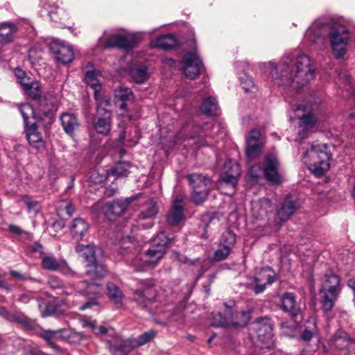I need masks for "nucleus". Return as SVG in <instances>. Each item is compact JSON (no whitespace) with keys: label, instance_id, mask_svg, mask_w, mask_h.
Instances as JSON below:
<instances>
[{"label":"nucleus","instance_id":"nucleus-27","mask_svg":"<svg viewBox=\"0 0 355 355\" xmlns=\"http://www.w3.org/2000/svg\"><path fill=\"white\" fill-rule=\"evenodd\" d=\"M115 103L118 105L121 110H125L127 108V102L133 100V94L130 89L127 87H119L115 90Z\"/></svg>","mask_w":355,"mask_h":355},{"label":"nucleus","instance_id":"nucleus-21","mask_svg":"<svg viewBox=\"0 0 355 355\" xmlns=\"http://www.w3.org/2000/svg\"><path fill=\"white\" fill-rule=\"evenodd\" d=\"M320 293L322 310L326 313L331 311L338 298L340 291L320 289Z\"/></svg>","mask_w":355,"mask_h":355},{"label":"nucleus","instance_id":"nucleus-36","mask_svg":"<svg viewBox=\"0 0 355 355\" xmlns=\"http://www.w3.org/2000/svg\"><path fill=\"white\" fill-rule=\"evenodd\" d=\"M218 109L216 99L212 96L205 98L200 106L202 112L209 116L216 114Z\"/></svg>","mask_w":355,"mask_h":355},{"label":"nucleus","instance_id":"nucleus-29","mask_svg":"<svg viewBox=\"0 0 355 355\" xmlns=\"http://www.w3.org/2000/svg\"><path fill=\"white\" fill-rule=\"evenodd\" d=\"M60 121L64 132L71 135L79 126L78 121L73 114L64 113L60 116Z\"/></svg>","mask_w":355,"mask_h":355},{"label":"nucleus","instance_id":"nucleus-6","mask_svg":"<svg viewBox=\"0 0 355 355\" xmlns=\"http://www.w3.org/2000/svg\"><path fill=\"white\" fill-rule=\"evenodd\" d=\"M133 291L134 301L142 309H150L157 301V289L153 279H142Z\"/></svg>","mask_w":355,"mask_h":355},{"label":"nucleus","instance_id":"nucleus-58","mask_svg":"<svg viewBox=\"0 0 355 355\" xmlns=\"http://www.w3.org/2000/svg\"><path fill=\"white\" fill-rule=\"evenodd\" d=\"M8 230L12 234L17 235H21L23 233V230L21 229V227L15 225H9Z\"/></svg>","mask_w":355,"mask_h":355},{"label":"nucleus","instance_id":"nucleus-32","mask_svg":"<svg viewBox=\"0 0 355 355\" xmlns=\"http://www.w3.org/2000/svg\"><path fill=\"white\" fill-rule=\"evenodd\" d=\"M43 338L52 348H57L56 345L53 342V339L64 338L68 336L64 329H58L56 331L46 330L41 334Z\"/></svg>","mask_w":355,"mask_h":355},{"label":"nucleus","instance_id":"nucleus-40","mask_svg":"<svg viewBox=\"0 0 355 355\" xmlns=\"http://www.w3.org/2000/svg\"><path fill=\"white\" fill-rule=\"evenodd\" d=\"M23 89L33 99H40L42 96L41 88L36 82H28V84H24Z\"/></svg>","mask_w":355,"mask_h":355},{"label":"nucleus","instance_id":"nucleus-9","mask_svg":"<svg viewBox=\"0 0 355 355\" xmlns=\"http://www.w3.org/2000/svg\"><path fill=\"white\" fill-rule=\"evenodd\" d=\"M264 140L258 130H252L246 138L245 157L248 162L257 159L262 153Z\"/></svg>","mask_w":355,"mask_h":355},{"label":"nucleus","instance_id":"nucleus-48","mask_svg":"<svg viewBox=\"0 0 355 355\" xmlns=\"http://www.w3.org/2000/svg\"><path fill=\"white\" fill-rule=\"evenodd\" d=\"M207 194L208 192L207 189H193L191 193V200L196 205H200L206 200Z\"/></svg>","mask_w":355,"mask_h":355},{"label":"nucleus","instance_id":"nucleus-57","mask_svg":"<svg viewBox=\"0 0 355 355\" xmlns=\"http://www.w3.org/2000/svg\"><path fill=\"white\" fill-rule=\"evenodd\" d=\"M215 220L218 222V218L209 214L205 215L202 217V221L205 223V228H207L209 224Z\"/></svg>","mask_w":355,"mask_h":355},{"label":"nucleus","instance_id":"nucleus-28","mask_svg":"<svg viewBox=\"0 0 355 355\" xmlns=\"http://www.w3.org/2000/svg\"><path fill=\"white\" fill-rule=\"evenodd\" d=\"M320 289L341 291L340 276L331 271L327 272L322 279Z\"/></svg>","mask_w":355,"mask_h":355},{"label":"nucleus","instance_id":"nucleus-16","mask_svg":"<svg viewBox=\"0 0 355 355\" xmlns=\"http://www.w3.org/2000/svg\"><path fill=\"white\" fill-rule=\"evenodd\" d=\"M223 172L220 175L221 180L234 188L240 176V167L238 163L232 159L227 160L224 165Z\"/></svg>","mask_w":355,"mask_h":355},{"label":"nucleus","instance_id":"nucleus-18","mask_svg":"<svg viewBox=\"0 0 355 355\" xmlns=\"http://www.w3.org/2000/svg\"><path fill=\"white\" fill-rule=\"evenodd\" d=\"M183 198L181 196H177L167 215L166 222L170 226L177 225L183 219Z\"/></svg>","mask_w":355,"mask_h":355},{"label":"nucleus","instance_id":"nucleus-23","mask_svg":"<svg viewBox=\"0 0 355 355\" xmlns=\"http://www.w3.org/2000/svg\"><path fill=\"white\" fill-rule=\"evenodd\" d=\"M89 230V225L81 218H76L73 220L70 226L71 236L76 241H80Z\"/></svg>","mask_w":355,"mask_h":355},{"label":"nucleus","instance_id":"nucleus-1","mask_svg":"<svg viewBox=\"0 0 355 355\" xmlns=\"http://www.w3.org/2000/svg\"><path fill=\"white\" fill-rule=\"evenodd\" d=\"M268 69L273 80L279 79L277 81L278 85H291L296 89H300L315 78L312 62L306 54L286 56L277 66L270 62Z\"/></svg>","mask_w":355,"mask_h":355},{"label":"nucleus","instance_id":"nucleus-2","mask_svg":"<svg viewBox=\"0 0 355 355\" xmlns=\"http://www.w3.org/2000/svg\"><path fill=\"white\" fill-rule=\"evenodd\" d=\"M75 250L87 262L85 272V277L87 279L79 283L80 292L90 298L89 301L80 306V309L85 310L97 304L94 297L102 291L101 280L106 275V270L96 261L94 245L78 244L76 246Z\"/></svg>","mask_w":355,"mask_h":355},{"label":"nucleus","instance_id":"nucleus-26","mask_svg":"<svg viewBox=\"0 0 355 355\" xmlns=\"http://www.w3.org/2000/svg\"><path fill=\"white\" fill-rule=\"evenodd\" d=\"M132 46V40L121 35H114L109 37L104 44L105 48L117 47L124 49H130Z\"/></svg>","mask_w":355,"mask_h":355},{"label":"nucleus","instance_id":"nucleus-49","mask_svg":"<svg viewBox=\"0 0 355 355\" xmlns=\"http://www.w3.org/2000/svg\"><path fill=\"white\" fill-rule=\"evenodd\" d=\"M94 97L97 103L96 112L98 109L107 110L106 107L110 104V98L107 96H102L100 92L94 94Z\"/></svg>","mask_w":355,"mask_h":355},{"label":"nucleus","instance_id":"nucleus-53","mask_svg":"<svg viewBox=\"0 0 355 355\" xmlns=\"http://www.w3.org/2000/svg\"><path fill=\"white\" fill-rule=\"evenodd\" d=\"M244 78L245 77L240 78L241 81L242 87L245 90V92H250V88L254 86V83H253L252 79L249 77H245L246 80H245V82H243V80L244 79Z\"/></svg>","mask_w":355,"mask_h":355},{"label":"nucleus","instance_id":"nucleus-3","mask_svg":"<svg viewBox=\"0 0 355 355\" xmlns=\"http://www.w3.org/2000/svg\"><path fill=\"white\" fill-rule=\"evenodd\" d=\"M141 250L140 245L132 242L128 236L122 239L118 249L125 261L136 271L154 268L166 253L151 246L144 254H140Z\"/></svg>","mask_w":355,"mask_h":355},{"label":"nucleus","instance_id":"nucleus-11","mask_svg":"<svg viewBox=\"0 0 355 355\" xmlns=\"http://www.w3.org/2000/svg\"><path fill=\"white\" fill-rule=\"evenodd\" d=\"M112 111L98 109L93 120V126L96 132L103 136H108L112 129Z\"/></svg>","mask_w":355,"mask_h":355},{"label":"nucleus","instance_id":"nucleus-54","mask_svg":"<svg viewBox=\"0 0 355 355\" xmlns=\"http://www.w3.org/2000/svg\"><path fill=\"white\" fill-rule=\"evenodd\" d=\"M9 320L11 321H16V322L21 324L24 326H28L29 324V322H28V319L26 318H25L24 316H21V315H11L10 318H9Z\"/></svg>","mask_w":355,"mask_h":355},{"label":"nucleus","instance_id":"nucleus-8","mask_svg":"<svg viewBox=\"0 0 355 355\" xmlns=\"http://www.w3.org/2000/svg\"><path fill=\"white\" fill-rule=\"evenodd\" d=\"M181 63L182 71L190 79L196 78L204 69L202 62L196 51L185 53Z\"/></svg>","mask_w":355,"mask_h":355},{"label":"nucleus","instance_id":"nucleus-63","mask_svg":"<svg viewBox=\"0 0 355 355\" xmlns=\"http://www.w3.org/2000/svg\"><path fill=\"white\" fill-rule=\"evenodd\" d=\"M65 210H66L67 214L69 216H71L74 211V209L71 203L67 204V205L65 206Z\"/></svg>","mask_w":355,"mask_h":355},{"label":"nucleus","instance_id":"nucleus-46","mask_svg":"<svg viewBox=\"0 0 355 355\" xmlns=\"http://www.w3.org/2000/svg\"><path fill=\"white\" fill-rule=\"evenodd\" d=\"M261 282L258 277L254 276L252 282L246 284V288L252 290L256 294L263 293L266 288V283Z\"/></svg>","mask_w":355,"mask_h":355},{"label":"nucleus","instance_id":"nucleus-56","mask_svg":"<svg viewBox=\"0 0 355 355\" xmlns=\"http://www.w3.org/2000/svg\"><path fill=\"white\" fill-rule=\"evenodd\" d=\"M33 298V295L31 292H26L21 294L18 300L22 303L26 304L28 303Z\"/></svg>","mask_w":355,"mask_h":355},{"label":"nucleus","instance_id":"nucleus-39","mask_svg":"<svg viewBox=\"0 0 355 355\" xmlns=\"http://www.w3.org/2000/svg\"><path fill=\"white\" fill-rule=\"evenodd\" d=\"M98 76V73L95 70H88L85 73L86 83L94 89V94L100 92L101 89V84Z\"/></svg>","mask_w":355,"mask_h":355},{"label":"nucleus","instance_id":"nucleus-47","mask_svg":"<svg viewBox=\"0 0 355 355\" xmlns=\"http://www.w3.org/2000/svg\"><path fill=\"white\" fill-rule=\"evenodd\" d=\"M47 101H49V103H46V108L44 105H40V109L46 116H51L56 110L55 98L51 96L49 98L46 96L44 98V101L46 102Z\"/></svg>","mask_w":355,"mask_h":355},{"label":"nucleus","instance_id":"nucleus-62","mask_svg":"<svg viewBox=\"0 0 355 355\" xmlns=\"http://www.w3.org/2000/svg\"><path fill=\"white\" fill-rule=\"evenodd\" d=\"M119 128H121V132L119 133V139L120 141H123L125 139V135H126V132H125V126H124V125L119 124Z\"/></svg>","mask_w":355,"mask_h":355},{"label":"nucleus","instance_id":"nucleus-45","mask_svg":"<svg viewBox=\"0 0 355 355\" xmlns=\"http://www.w3.org/2000/svg\"><path fill=\"white\" fill-rule=\"evenodd\" d=\"M232 249L218 245V248L214 252L212 259L214 261H220L225 260L230 255Z\"/></svg>","mask_w":355,"mask_h":355},{"label":"nucleus","instance_id":"nucleus-15","mask_svg":"<svg viewBox=\"0 0 355 355\" xmlns=\"http://www.w3.org/2000/svg\"><path fill=\"white\" fill-rule=\"evenodd\" d=\"M42 266L48 270H60L63 274L75 276L76 273L71 269L64 259H57L54 257L45 256L42 259Z\"/></svg>","mask_w":355,"mask_h":355},{"label":"nucleus","instance_id":"nucleus-51","mask_svg":"<svg viewBox=\"0 0 355 355\" xmlns=\"http://www.w3.org/2000/svg\"><path fill=\"white\" fill-rule=\"evenodd\" d=\"M15 76H16L18 83L22 86V87H24V84H28V82L27 81L28 80L26 73L25 71L21 70V69L16 68L14 71Z\"/></svg>","mask_w":355,"mask_h":355},{"label":"nucleus","instance_id":"nucleus-52","mask_svg":"<svg viewBox=\"0 0 355 355\" xmlns=\"http://www.w3.org/2000/svg\"><path fill=\"white\" fill-rule=\"evenodd\" d=\"M49 286L53 289L62 287V281L56 277H51L48 281Z\"/></svg>","mask_w":355,"mask_h":355},{"label":"nucleus","instance_id":"nucleus-41","mask_svg":"<svg viewBox=\"0 0 355 355\" xmlns=\"http://www.w3.org/2000/svg\"><path fill=\"white\" fill-rule=\"evenodd\" d=\"M130 165L129 162H118L112 168V173L116 177H126L130 173Z\"/></svg>","mask_w":355,"mask_h":355},{"label":"nucleus","instance_id":"nucleus-31","mask_svg":"<svg viewBox=\"0 0 355 355\" xmlns=\"http://www.w3.org/2000/svg\"><path fill=\"white\" fill-rule=\"evenodd\" d=\"M264 176H266V164L264 163L262 166L257 164L252 165L248 171V180L253 183H258Z\"/></svg>","mask_w":355,"mask_h":355},{"label":"nucleus","instance_id":"nucleus-19","mask_svg":"<svg viewBox=\"0 0 355 355\" xmlns=\"http://www.w3.org/2000/svg\"><path fill=\"white\" fill-rule=\"evenodd\" d=\"M230 308L227 309V314H230V318H231L230 326L234 328H241L246 326L250 319V311H241L234 313L232 311V306H234V302L230 303Z\"/></svg>","mask_w":355,"mask_h":355},{"label":"nucleus","instance_id":"nucleus-60","mask_svg":"<svg viewBox=\"0 0 355 355\" xmlns=\"http://www.w3.org/2000/svg\"><path fill=\"white\" fill-rule=\"evenodd\" d=\"M257 336L261 338V337H264L265 334L266 332V327L265 325L261 326V327H257Z\"/></svg>","mask_w":355,"mask_h":355},{"label":"nucleus","instance_id":"nucleus-34","mask_svg":"<svg viewBox=\"0 0 355 355\" xmlns=\"http://www.w3.org/2000/svg\"><path fill=\"white\" fill-rule=\"evenodd\" d=\"M131 78L137 83H143L146 82L149 77L148 69L144 66H139L132 68L130 70Z\"/></svg>","mask_w":355,"mask_h":355},{"label":"nucleus","instance_id":"nucleus-25","mask_svg":"<svg viewBox=\"0 0 355 355\" xmlns=\"http://www.w3.org/2000/svg\"><path fill=\"white\" fill-rule=\"evenodd\" d=\"M296 209L295 203L289 197H286L280 209L277 211V218L279 222L287 221L293 215Z\"/></svg>","mask_w":355,"mask_h":355},{"label":"nucleus","instance_id":"nucleus-22","mask_svg":"<svg viewBox=\"0 0 355 355\" xmlns=\"http://www.w3.org/2000/svg\"><path fill=\"white\" fill-rule=\"evenodd\" d=\"M281 302L283 310L288 313L293 318L300 313V309L296 302L293 293H285L281 297Z\"/></svg>","mask_w":355,"mask_h":355},{"label":"nucleus","instance_id":"nucleus-7","mask_svg":"<svg viewBox=\"0 0 355 355\" xmlns=\"http://www.w3.org/2000/svg\"><path fill=\"white\" fill-rule=\"evenodd\" d=\"M330 43L336 58H342L346 53L349 35L347 28L340 24L334 26L329 33Z\"/></svg>","mask_w":355,"mask_h":355},{"label":"nucleus","instance_id":"nucleus-5","mask_svg":"<svg viewBox=\"0 0 355 355\" xmlns=\"http://www.w3.org/2000/svg\"><path fill=\"white\" fill-rule=\"evenodd\" d=\"M19 110L24 119L26 138L29 144L35 148H42L44 142L37 130V116L33 106L29 103H24L19 106Z\"/></svg>","mask_w":355,"mask_h":355},{"label":"nucleus","instance_id":"nucleus-59","mask_svg":"<svg viewBox=\"0 0 355 355\" xmlns=\"http://www.w3.org/2000/svg\"><path fill=\"white\" fill-rule=\"evenodd\" d=\"M301 338L305 341H309L313 338V333L307 329H305L302 333Z\"/></svg>","mask_w":355,"mask_h":355},{"label":"nucleus","instance_id":"nucleus-50","mask_svg":"<svg viewBox=\"0 0 355 355\" xmlns=\"http://www.w3.org/2000/svg\"><path fill=\"white\" fill-rule=\"evenodd\" d=\"M338 80L340 82V84L345 85L346 87H348L347 89H353L351 84V79L347 72L345 70H340L338 72Z\"/></svg>","mask_w":355,"mask_h":355},{"label":"nucleus","instance_id":"nucleus-44","mask_svg":"<svg viewBox=\"0 0 355 355\" xmlns=\"http://www.w3.org/2000/svg\"><path fill=\"white\" fill-rule=\"evenodd\" d=\"M157 335V331L154 329H150L141 334L137 338H135L136 345L140 347L144 345L153 340Z\"/></svg>","mask_w":355,"mask_h":355},{"label":"nucleus","instance_id":"nucleus-20","mask_svg":"<svg viewBox=\"0 0 355 355\" xmlns=\"http://www.w3.org/2000/svg\"><path fill=\"white\" fill-rule=\"evenodd\" d=\"M327 24L320 20H316L308 28L305 33L304 40L310 42H315L318 39L325 35Z\"/></svg>","mask_w":355,"mask_h":355},{"label":"nucleus","instance_id":"nucleus-17","mask_svg":"<svg viewBox=\"0 0 355 355\" xmlns=\"http://www.w3.org/2000/svg\"><path fill=\"white\" fill-rule=\"evenodd\" d=\"M51 49L58 61L67 64L73 60V52L71 46L66 45L60 40H54L51 44Z\"/></svg>","mask_w":355,"mask_h":355},{"label":"nucleus","instance_id":"nucleus-30","mask_svg":"<svg viewBox=\"0 0 355 355\" xmlns=\"http://www.w3.org/2000/svg\"><path fill=\"white\" fill-rule=\"evenodd\" d=\"M107 291L110 301L114 304L117 308L121 307L124 295L120 288L114 284L110 282L107 284Z\"/></svg>","mask_w":355,"mask_h":355},{"label":"nucleus","instance_id":"nucleus-43","mask_svg":"<svg viewBox=\"0 0 355 355\" xmlns=\"http://www.w3.org/2000/svg\"><path fill=\"white\" fill-rule=\"evenodd\" d=\"M300 119V128L302 132H308L315 125L316 120L312 114L303 115Z\"/></svg>","mask_w":355,"mask_h":355},{"label":"nucleus","instance_id":"nucleus-38","mask_svg":"<svg viewBox=\"0 0 355 355\" xmlns=\"http://www.w3.org/2000/svg\"><path fill=\"white\" fill-rule=\"evenodd\" d=\"M224 306L226 307L225 315H223L220 313L215 315L211 320L212 326L216 327H227L230 326L231 318H230V314H227V309L230 308V305L225 302Z\"/></svg>","mask_w":355,"mask_h":355},{"label":"nucleus","instance_id":"nucleus-64","mask_svg":"<svg viewBox=\"0 0 355 355\" xmlns=\"http://www.w3.org/2000/svg\"><path fill=\"white\" fill-rule=\"evenodd\" d=\"M0 315H2L9 320L11 315H10L7 309L3 306H0Z\"/></svg>","mask_w":355,"mask_h":355},{"label":"nucleus","instance_id":"nucleus-35","mask_svg":"<svg viewBox=\"0 0 355 355\" xmlns=\"http://www.w3.org/2000/svg\"><path fill=\"white\" fill-rule=\"evenodd\" d=\"M15 31L16 27L13 24L8 22L0 24V43L10 42Z\"/></svg>","mask_w":355,"mask_h":355},{"label":"nucleus","instance_id":"nucleus-12","mask_svg":"<svg viewBox=\"0 0 355 355\" xmlns=\"http://www.w3.org/2000/svg\"><path fill=\"white\" fill-rule=\"evenodd\" d=\"M285 180L280 171V164L275 153L268 155V185L281 186Z\"/></svg>","mask_w":355,"mask_h":355},{"label":"nucleus","instance_id":"nucleus-4","mask_svg":"<svg viewBox=\"0 0 355 355\" xmlns=\"http://www.w3.org/2000/svg\"><path fill=\"white\" fill-rule=\"evenodd\" d=\"M331 153L325 144H312L302 157V162L316 176L324 175L330 167Z\"/></svg>","mask_w":355,"mask_h":355},{"label":"nucleus","instance_id":"nucleus-10","mask_svg":"<svg viewBox=\"0 0 355 355\" xmlns=\"http://www.w3.org/2000/svg\"><path fill=\"white\" fill-rule=\"evenodd\" d=\"M106 345L112 355H127L134 348L138 347L135 338L123 340L119 336L107 340Z\"/></svg>","mask_w":355,"mask_h":355},{"label":"nucleus","instance_id":"nucleus-14","mask_svg":"<svg viewBox=\"0 0 355 355\" xmlns=\"http://www.w3.org/2000/svg\"><path fill=\"white\" fill-rule=\"evenodd\" d=\"M158 213V208L155 201L150 200L145 203L141 213L138 216V225L144 229H147L153 226V219Z\"/></svg>","mask_w":355,"mask_h":355},{"label":"nucleus","instance_id":"nucleus-61","mask_svg":"<svg viewBox=\"0 0 355 355\" xmlns=\"http://www.w3.org/2000/svg\"><path fill=\"white\" fill-rule=\"evenodd\" d=\"M10 275L17 279L24 280L25 279V277L23 274L20 273L19 272L15 271V270H11L10 271Z\"/></svg>","mask_w":355,"mask_h":355},{"label":"nucleus","instance_id":"nucleus-24","mask_svg":"<svg viewBox=\"0 0 355 355\" xmlns=\"http://www.w3.org/2000/svg\"><path fill=\"white\" fill-rule=\"evenodd\" d=\"M177 44V40L171 34L161 35L150 42L151 48H159L164 50L171 49Z\"/></svg>","mask_w":355,"mask_h":355},{"label":"nucleus","instance_id":"nucleus-13","mask_svg":"<svg viewBox=\"0 0 355 355\" xmlns=\"http://www.w3.org/2000/svg\"><path fill=\"white\" fill-rule=\"evenodd\" d=\"M132 201L133 199L129 198L106 203L103 207V212L110 220H114L124 213Z\"/></svg>","mask_w":355,"mask_h":355},{"label":"nucleus","instance_id":"nucleus-33","mask_svg":"<svg viewBox=\"0 0 355 355\" xmlns=\"http://www.w3.org/2000/svg\"><path fill=\"white\" fill-rule=\"evenodd\" d=\"M187 178L192 189L196 190L207 189V184L210 182L208 178L198 173L190 174Z\"/></svg>","mask_w":355,"mask_h":355},{"label":"nucleus","instance_id":"nucleus-55","mask_svg":"<svg viewBox=\"0 0 355 355\" xmlns=\"http://www.w3.org/2000/svg\"><path fill=\"white\" fill-rule=\"evenodd\" d=\"M21 200L28 206L29 209H34L37 205V202L35 200H33L28 196H24L21 198Z\"/></svg>","mask_w":355,"mask_h":355},{"label":"nucleus","instance_id":"nucleus-42","mask_svg":"<svg viewBox=\"0 0 355 355\" xmlns=\"http://www.w3.org/2000/svg\"><path fill=\"white\" fill-rule=\"evenodd\" d=\"M236 242V235L230 230L226 231L222 234L218 242V245H222L233 249Z\"/></svg>","mask_w":355,"mask_h":355},{"label":"nucleus","instance_id":"nucleus-37","mask_svg":"<svg viewBox=\"0 0 355 355\" xmlns=\"http://www.w3.org/2000/svg\"><path fill=\"white\" fill-rule=\"evenodd\" d=\"M170 243V239L166 236L164 232H159L152 239L150 246L157 250H162L166 252V248Z\"/></svg>","mask_w":355,"mask_h":355}]
</instances>
